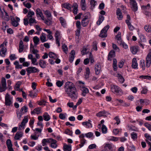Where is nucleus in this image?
<instances>
[{"instance_id":"obj_1","label":"nucleus","mask_w":151,"mask_h":151,"mask_svg":"<svg viewBox=\"0 0 151 151\" xmlns=\"http://www.w3.org/2000/svg\"><path fill=\"white\" fill-rule=\"evenodd\" d=\"M65 89L68 96L72 99L75 100L77 99L78 94L76 89L71 82L68 81L65 83Z\"/></svg>"},{"instance_id":"obj_2","label":"nucleus","mask_w":151,"mask_h":151,"mask_svg":"<svg viewBox=\"0 0 151 151\" xmlns=\"http://www.w3.org/2000/svg\"><path fill=\"white\" fill-rule=\"evenodd\" d=\"M110 88L112 92L116 93L117 96H121L123 94L122 90L118 86L114 85H110Z\"/></svg>"},{"instance_id":"obj_3","label":"nucleus","mask_w":151,"mask_h":151,"mask_svg":"<svg viewBox=\"0 0 151 151\" xmlns=\"http://www.w3.org/2000/svg\"><path fill=\"white\" fill-rule=\"evenodd\" d=\"M109 28V25H107L101 31L99 36L102 38L106 37L107 36V32Z\"/></svg>"},{"instance_id":"obj_4","label":"nucleus","mask_w":151,"mask_h":151,"mask_svg":"<svg viewBox=\"0 0 151 151\" xmlns=\"http://www.w3.org/2000/svg\"><path fill=\"white\" fill-rule=\"evenodd\" d=\"M30 53L35 55L36 58H40V55L38 53L39 52V51L34 48V46L32 43H31L30 44Z\"/></svg>"},{"instance_id":"obj_5","label":"nucleus","mask_w":151,"mask_h":151,"mask_svg":"<svg viewBox=\"0 0 151 151\" xmlns=\"http://www.w3.org/2000/svg\"><path fill=\"white\" fill-rule=\"evenodd\" d=\"M1 84H0V92L5 91L7 89L6 80L3 77L1 81Z\"/></svg>"},{"instance_id":"obj_6","label":"nucleus","mask_w":151,"mask_h":151,"mask_svg":"<svg viewBox=\"0 0 151 151\" xmlns=\"http://www.w3.org/2000/svg\"><path fill=\"white\" fill-rule=\"evenodd\" d=\"M55 39L56 44L58 47L60 46V41L61 38L60 32L58 30H56L55 34Z\"/></svg>"},{"instance_id":"obj_7","label":"nucleus","mask_w":151,"mask_h":151,"mask_svg":"<svg viewBox=\"0 0 151 151\" xmlns=\"http://www.w3.org/2000/svg\"><path fill=\"white\" fill-rule=\"evenodd\" d=\"M88 15L89 14H88L87 15H85L81 21V25L83 27H86L89 23V21L88 19Z\"/></svg>"},{"instance_id":"obj_8","label":"nucleus","mask_w":151,"mask_h":151,"mask_svg":"<svg viewBox=\"0 0 151 151\" xmlns=\"http://www.w3.org/2000/svg\"><path fill=\"white\" fill-rule=\"evenodd\" d=\"M11 20L12 22V24L14 27H17L19 25L18 22L20 20L19 18L17 17H16V19L13 17H11Z\"/></svg>"},{"instance_id":"obj_9","label":"nucleus","mask_w":151,"mask_h":151,"mask_svg":"<svg viewBox=\"0 0 151 151\" xmlns=\"http://www.w3.org/2000/svg\"><path fill=\"white\" fill-rule=\"evenodd\" d=\"M151 64V52H149L146 58V66L149 68Z\"/></svg>"},{"instance_id":"obj_10","label":"nucleus","mask_w":151,"mask_h":151,"mask_svg":"<svg viewBox=\"0 0 151 151\" xmlns=\"http://www.w3.org/2000/svg\"><path fill=\"white\" fill-rule=\"evenodd\" d=\"M130 4L132 6V9L134 12L137 10L138 7L135 0H130Z\"/></svg>"},{"instance_id":"obj_11","label":"nucleus","mask_w":151,"mask_h":151,"mask_svg":"<svg viewBox=\"0 0 151 151\" xmlns=\"http://www.w3.org/2000/svg\"><path fill=\"white\" fill-rule=\"evenodd\" d=\"M28 116H24V119L21 122V124L20 125L19 127L18 128L19 130H21V128H24L25 124L28 122Z\"/></svg>"},{"instance_id":"obj_12","label":"nucleus","mask_w":151,"mask_h":151,"mask_svg":"<svg viewBox=\"0 0 151 151\" xmlns=\"http://www.w3.org/2000/svg\"><path fill=\"white\" fill-rule=\"evenodd\" d=\"M36 14L37 17H40L42 20H44L45 17L43 13L39 8H37L36 10Z\"/></svg>"},{"instance_id":"obj_13","label":"nucleus","mask_w":151,"mask_h":151,"mask_svg":"<svg viewBox=\"0 0 151 151\" xmlns=\"http://www.w3.org/2000/svg\"><path fill=\"white\" fill-rule=\"evenodd\" d=\"M12 104V101L10 99V96L8 93L6 94L5 98V104L7 106H9Z\"/></svg>"},{"instance_id":"obj_14","label":"nucleus","mask_w":151,"mask_h":151,"mask_svg":"<svg viewBox=\"0 0 151 151\" xmlns=\"http://www.w3.org/2000/svg\"><path fill=\"white\" fill-rule=\"evenodd\" d=\"M39 64L40 67L42 68H45L47 65L45 61L42 59L40 60L39 61Z\"/></svg>"},{"instance_id":"obj_15","label":"nucleus","mask_w":151,"mask_h":151,"mask_svg":"<svg viewBox=\"0 0 151 151\" xmlns=\"http://www.w3.org/2000/svg\"><path fill=\"white\" fill-rule=\"evenodd\" d=\"M29 59L31 60L32 64L33 65H37L38 63L37 62V60L36 58H33V56L32 54L29 55Z\"/></svg>"},{"instance_id":"obj_16","label":"nucleus","mask_w":151,"mask_h":151,"mask_svg":"<svg viewBox=\"0 0 151 151\" xmlns=\"http://www.w3.org/2000/svg\"><path fill=\"white\" fill-rule=\"evenodd\" d=\"M39 71L40 70L39 69L34 67H29V74L32 73H38Z\"/></svg>"},{"instance_id":"obj_17","label":"nucleus","mask_w":151,"mask_h":151,"mask_svg":"<svg viewBox=\"0 0 151 151\" xmlns=\"http://www.w3.org/2000/svg\"><path fill=\"white\" fill-rule=\"evenodd\" d=\"M116 14L118 19L119 20H121L123 18V16L120 9H117L116 11Z\"/></svg>"},{"instance_id":"obj_18","label":"nucleus","mask_w":151,"mask_h":151,"mask_svg":"<svg viewBox=\"0 0 151 151\" xmlns=\"http://www.w3.org/2000/svg\"><path fill=\"white\" fill-rule=\"evenodd\" d=\"M41 108L37 107L34 109L33 111H32L31 112V113L32 114H38L41 113Z\"/></svg>"},{"instance_id":"obj_19","label":"nucleus","mask_w":151,"mask_h":151,"mask_svg":"<svg viewBox=\"0 0 151 151\" xmlns=\"http://www.w3.org/2000/svg\"><path fill=\"white\" fill-rule=\"evenodd\" d=\"M75 51L73 50H71L69 58V61L70 63H72L73 61L75 58Z\"/></svg>"},{"instance_id":"obj_20","label":"nucleus","mask_w":151,"mask_h":151,"mask_svg":"<svg viewBox=\"0 0 151 151\" xmlns=\"http://www.w3.org/2000/svg\"><path fill=\"white\" fill-rule=\"evenodd\" d=\"M53 139L51 138L48 139H44L42 141V144L43 146H45L47 144L46 143H51Z\"/></svg>"},{"instance_id":"obj_21","label":"nucleus","mask_w":151,"mask_h":151,"mask_svg":"<svg viewBox=\"0 0 151 151\" xmlns=\"http://www.w3.org/2000/svg\"><path fill=\"white\" fill-rule=\"evenodd\" d=\"M115 56V52L114 50H111L109 52L108 55V60H111L112 58Z\"/></svg>"},{"instance_id":"obj_22","label":"nucleus","mask_w":151,"mask_h":151,"mask_svg":"<svg viewBox=\"0 0 151 151\" xmlns=\"http://www.w3.org/2000/svg\"><path fill=\"white\" fill-rule=\"evenodd\" d=\"M101 69V66L99 64H97L95 65V70L96 75H98L100 73Z\"/></svg>"},{"instance_id":"obj_23","label":"nucleus","mask_w":151,"mask_h":151,"mask_svg":"<svg viewBox=\"0 0 151 151\" xmlns=\"http://www.w3.org/2000/svg\"><path fill=\"white\" fill-rule=\"evenodd\" d=\"M80 5L81 9L83 10H85L86 9V4L85 0H81Z\"/></svg>"},{"instance_id":"obj_24","label":"nucleus","mask_w":151,"mask_h":151,"mask_svg":"<svg viewBox=\"0 0 151 151\" xmlns=\"http://www.w3.org/2000/svg\"><path fill=\"white\" fill-rule=\"evenodd\" d=\"M132 67L133 68L136 69L137 68L138 64L136 59L134 58L132 59Z\"/></svg>"},{"instance_id":"obj_25","label":"nucleus","mask_w":151,"mask_h":151,"mask_svg":"<svg viewBox=\"0 0 151 151\" xmlns=\"http://www.w3.org/2000/svg\"><path fill=\"white\" fill-rule=\"evenodd\" d=\"M116 39L117 41V42L118 44L121 43V42L122 41V40L121 37V33L119 32L117 35L116 36Z\"/></svg>"},{"instance_id":"obj_26","label":"nucleus","mask_w":151,"mask_h":151,"mask_svg":"<svg viewBox=\"0 0 151 151\" xmlns=\"http://www.w3.org/2000/svg\"><path fill=\"white\" fill-rule=\"evenodd\" d=\"M107 112L105 111H101L97 113L96 114V116L100 117L102 116H106V115L107 114Z\"/></svg>"},{"instance_id":"obj_27","label":"nucleus","mask_w":151,"mask_h":151,"mask_svg":"<svg viewBox=\"0 0 151 151\" xmlns=\"http://www.w3.org/2000/svg\"><path fill=\"white\" fill-rule=\"evenodd\" d=\"M22 133L21 132H18L15 135L14 139L16 140H18L22 137Z\"/></svg>"},{"instance_id":"obj_28","label":"nucleus","mask_w":151,"mask_h":151,"mask_svg":"<svg viewBox=\"0 0 151 151\" xmlns=\"http://www.w3.org/2000/svg\"><path fill=\"white\" fill-rule=\"evenodd\" d=\"M48 55L50 58H53L55 59L56 58H58V55L51 52H50L49 53Z\"/></svg>"},{"instance_id":"obj_29","label":"nucleus","mask_w":151,"mask_h":151,"mask_svg":"<svg viewBox=\"0 0 151 151\" xmlns=\"http://www.w3.org/2000/svg\"><path fill=\"white\" fill-rule=\"evenodd\" d=\"M37 95V93L34 91H31L29 92V96L32 99L36 97Z\"/></svg>"},{"instance_id":"obj_30","label":"nucleus","mask_w":151,"mask_h":151,"mask_svg":"<svg viewBox=\"0 0 151 151\" xmlns=\"http://www.w3.org/2000/svg\"><path fill=\"white\" fill-rule=\"evenodd\" d=\"M81 89L83 92L82 95L83 96H86V94L88 93L89 92L88 89L85 87H81Z\"/></svg>"},{"instance_id":"obj_31","label":"nucleus","mask_w":151,"mask_h":151,"mask_svg":"<svg viewBox=\"0 0 151 151\" xmlns=\"http://www.w3.org/2000/svg\"><path fill=\"white\" fill-rule=\"evenodd\" d=\"M138 47L137 46H133L130 48L131 51L133 54H135L138 50Z\"/></svg>"},{"instance_id":"obj_32","label":"nucleus","mask_w":151,"mask_h":151,"mask_svg":"<svg viewBox=\"0 0 151 151\" xmlns=\"http://www.w3.org/2000/svg\"><path fill=\"white\" fill-rule=\"evenodd\" d=\"M57 141L56 140L53 139L50 145V146L52 148H55L58 146L57 144Z\"/></svg>"},{"instance_id":"obj_33","label":"nucleus","mask_w":151,"mask_h":151,"mask_svg":"<svg viewBox=\"0 0 151 151\" xmlns=\"http://www.w3.org/2000/svg\"><path fill=\"white\" fill-rule=\"evenodd\" d=\"M63 150L64 151H71V145H64Z\"/></svg>"},{"instance_id":"obj_34","label":"nucleus","mask_w":151,"mask_h":151,"mask_svg":"<svg viewBox=\"0 0 151 151\" xmlns=\"http://www.w3.org/2000/svg\"><path fill=\"white\" fill-rule=\"evenodd\" d=\"M97 2L94 0H91L90 1V4L91 5V9H93L97 4Z\"/></svg>"},{"instance_id":"obj_35","label":"nucleus","mask_w":151,"mask_h":151,"mask_svg":"<svg viewBox=\"0 0 151 151\" xmlns=\"http://www.w3.org/2000/svg\"><path fill=\"white\" fill-rule=\"evenodd\" d=\"M6 51V48L5 47H3L0 50V55L2 57H4L5 55Z\"/></svg>"},{"instance_id":"obj_36","label":"nucleus","mask_w":151,"mask_h":151,"mask_svg":"<svg viewBox=\"0 0 151 151\" xmlns=\"http://www.w3.org/2000/svg\"><path fill=\"white\" fill-rule=\"evenodd\" d=\"M117 77L118 78V81L120 83H122L124 82L125 80L121 74L118 73Z\"/></svg>"},{"instance_id":"obj_37","label":"nucleus","mask_w":151,"mask_h":151,"mask_svg":"<svg viewBox=\"0 0 151 151\" xmlns=\"http://www.w3.org/2000/svg\"><path fill=\"white\" fill-rule=\"evenodd\" d=\"M98 43L96 41H94L93 42L92 47V48L91 50V51L97 50V45Z\"/></svg>"},{"instance_id":"obj_38","label":"nucleus","mask_w":151,"mask_h":151,"mask_svg":"<svg viewBox=\"0 0 151 151\" xmlns=\"http://www.w3.org/2000/svg\"><path fill=\"white\" fill-rule=\"evenodd\" d=\"M59 21L61 23V25L65 27L66 25V21L65 19L62 17H60L59 18Z\"/></svg>"},{"instance_id":"obj_39","label":"nucleus","mask_w":151,"mask_h":151,"mask_svg":"<svg viewBox=\"0 0 151 151\" xmlns=\"http://www.w3.org/2000/svg\"><path fill=\"white\" fill-rule=\"evenodd\" d=\"M73 12L74 14H76L78 13V5L76 4H73Z\"/></svg>"},{"instance_id":"obj_40","label":"nucleus","mask_w":151,"mask_h":151,"mask_svg":"<svg viewBox=\"0 0 151 151\" xmlns=\"http://www.w3.org/2000/svg\"><path fill=\"white\" fill-rule=\"evenodd\" d=\"M104 19V17L100 15L99 16V18L98 21L97 22L96 24L99 25L101 24L102 22Z\"/></svg>"},{"instance_id":"obj_41","label":"nucleus","mask_w":151,"mask_h":151,"mask_svg":"<svg viewBox=\"0 0 151 151\" xmlns=\"http://www.w3.org/2000/svg\"><path fill=\"white\" fill-rule=\"evenodd\" d=\"M19 47V52L20 53L22 52L23 51V50L24 45L23 42L22 40H21L20 42Z\"/></svg>"},{"instance_id":"obj_42","label":"nucleus","mask_w":151,"mask_h":151,"mask_svg":"<svg viewBox=\"0 0 151 151\" xmlns=\"http://www.w3.org/2000/svg\"><path fill=\"white\" fill-rule=\"evenodd\" d=\"M40 39L42 42H44L47 41L45 34L44 33H42L40 37Z\"/></svg>"},{"instance_id":"obj_43","label":"nucleus","mask_w":151,"mask_h":151,"mask_svg":"<svg viewBox=\"0 0 151 151\" xmlns=\"http://www.w3.org/2000/svg\"><path fill=\"white\" fill-rule=\"evenodd\" d=\"M43 117L44 119L46 121H48L50 119V116L47 112L43 114Z\"/></svg>"},{"instance_id":"obj_44","label":"nucleus","mask_w":151,"mask_h":151,"mask_svg":"<svg viewBox=\"0 0 151 151\" xmlns=\"http://www.w3.org/2000/svg\"><path fill=\"white\" fill-rule=\"evenodd\" d=\"M44 13L47 18H52V15L50 12L48 10L43 11Z\"/></svg>"},{"instance_id":"obj_45","label":"nucleus","mask_w":151,"mask_h":151,"mask_svg":"<svg viewBox=\"0 0 151 151\" xmlns=\"http://www.w3.org/2000/svg\"><path fill=\"white\" fill-rule=\"evenodd\" d=\"M139 66L143 70L145 69V60H140Z\"/></svg>"},{"instance_id":"obj_46","label":"nucleus","mask_w":151,"mask_h":151,"mask_svg":"<svg viewBox=\"0 0 151 151\" xmlns=\"http://www.w3.org/2000/svg\"><path fill=\"white\" fill-rule=\"evenodd\" d=\"M27 111L28 108L27 107L25 106H24L21 108L19 111L21 112L22 113L24 114L27 112Z\"/></svg>"},{"instance_id":"obj_47","label":"nucleus","mask_w":151,"mask_h":151,"mask_svg":"<svg viewBox=\"0 0 151 151\" xmlns=\"http://www.w3.org/2000/svg\"><path fill=\"white\" fill-rule=\"evenodd\" d=\"M14 64L15 65V68L17 69H22V65H19L18 61H15L14 63Z\"/></svg>"},{"instance_id":"obj_48","label":"nucleus","mask_w":151,"mask_h":151,"mask_svg":"<svg viewBox=\"0 0 151 151\" xmlns=\"http://www.w3.org/2000/svg\"><path fill=\"white\" fill-rule=\"evenodd\" d=\"M131 138L134 140L137 139V134L135 132H133L131 134Z\"/></svg>"},{"instance_id":"obj_49","label":"nucleus","mask_w":151,"mask_h":151,"mask_svg":"<svg viewBox=\"0 0 151 151\" xmlns=\"http://www.w3.org/2000/svg\"><path fill=\"white\" fill-rule=\"evenodd\" d=\"M52 18H50L49 19H44V22L48 26H49L52 24Z\"/></svg>"},{"instance_id":"obj_50","label":"nucleus","mask_w":151,"mask_h":151,"mask_svg":"<svg viewBox=\"0 0 151 151\" xmlns=\"http://www.w3.org/2000/svg\"><path fill=\"white\" fill-rule=\"evenodd\" d=\"M64 8L67 9L68 10H70L71 11V5L69 3H65L63 4Z\"/></svg>"},{"instance_id":"obj_51","label":"nucleus","mask_w":151,"mask_h":151,"mask_svg":"<svg viewBox=\"0 0 151 151\" xmlns=\"http://www.w3.org/2000/svg\"><path fill=\"white\" fill-rule=\"evenodd\" d=\"M6 144L8 148L12 147V143L10 139H7L6 142Z\"/></svg>"},{"instance_id":"obj_52","label":"nucleus","mask_w":151,"mask_h":151,"mask_svg":"<svg viewBox=\"0 0 151 151\" xmlns=\"http://www.w3.org/2000/svg\"><path fill=\"white\" fill-rule=\"evenodd\" d=\"M82 124L83 125H86L88 127H92V124L89 122H82Z\"/></svg>"},{"instance_id":"obj_53","label":"nucleus","mask_w":151,"mask_h":151,"mask_svg":"<svg viewBox=\"0 0 151 151\" xmlns=\"http://www.w3.org/2000/svg\"><path fill=\"white\" fill-rule=\"evenodd\" d=\"M150 7V5L148 4L147 6H141L142 9L144 11H145L147 9H149Z\"/></svg>"},{"instance_id":"obj_54","label":"nucleus","mask_w":151,"mask_h":151,"mask_svg":"<svg viewBox=\"0 0 151 151\" xmlns=\"http://www.w3.org/2000/svg\"><path fill=\"white\" fill-rule=\"evenodd\" d=\"M33 40L34 43L36 45H37L38 44L39 42L40 41L39 38L37 36H35L33 38Z\"/></svg>"},{"instance_id":"obj_55","label":"nucleus","mask_w":151,"mask_h":151,"mask_svg":"<svg viewBox=\"0 0 151 151\" xmlns=\"http://www.w3.org/2000/svg\"><path fill=\"white\" fill-rule=\"evenodd\" d=\"M112 145L111 144L109 143L106 144L104 146V148L105 149H106L107 148H108L110 150L112 149Z\"/></svg>"},{"instance_id":"obj_56","label":"nucleus","mask_w":151,"mask_h":151,"mask_svg":"<svg viewBox=\"0 0 151 151\" xmlns=\"http://www.w3.org/2000/svg\"><path fill=\"white\" fill-rule=\"evenodd\" d=\"M139 78L143 79H147L148 80H151V76L148 75L141 76H139Z\"/></svg>"},{"instance_id":"obj_57","label":"nucleus","mask_w":151,"mask_h":151,"mask_svg":"<svg viewBox=\"0 0 151 151\" xmlns=\"http://www.w3.org/2000/svg\"><path fill=\"white\" fill-rule=\"evenodd\" d=\"M107 130L106 127L103 124L101 127V130L102 133L104 134L106 133L107 132Z\"/></svg>"},{"instance_id":"obj_58","label":"nucleus","mask_w":151,"mask_h":151,"mask_svg":"<svg viewBox=\"0 0 151 151\" xmlns=\"http://www.w3.org/2000/svg\"><path fill=\"white\" fill-rule=\"evenodd\" d=\"M64 83L63 81H58L56 82V85L57 86L59 87H60L63 86Z\"/></svg>"},{"instance_id":"obj_59","label":"nucleus","mask_w":151,"mask_h":151,"mask_svg":"<svg viewBox=\"0 0 151 151\" xmlns=\"http://www.w3.org/2000/svg\"><path fill=\"white\" fill-rule=\"evenodd\" d=\"M65 133L66 134L70 135L72 136L73 132L72 131H70L69 129H66L65 131Z\"/></svg>"},{"instance_id":"obj_60","label":"nucleus","mask_w":151,"mask_h":151,"mask_svg":"<svg viewBox=\"0 0 151 151\" xmlns=\"http://www.w3.org/2000/svg\"><path fill=\"white\" fill-rule=\"evenodd\" d=\"M86 140L84 138H82L81 140V143L79 144V146L80 147H83L86 142Z\"/></svg>"},{"instance_id":"obj_61","label":"nucleus","mask_w":151,"mask_h":151,"mask_svg":"<svg viewBox=\"0 0 151 151\" xmlns=\"http://www.w3.org/2000/svg\"><path fill=\"white\" fill-rule=\"evenodd\" d=\"M29 23L30 24V25H32V24L33 23H36V22L35 20L32 18H30L29 19Z\"/></svg>"},{"instance_id":"obj_62","label":"nucleus","mask_w":151,"mask_h":151,"mask_svg":"<svg viewBox=\"0 0 151 151\" xmlns=\"http://www.w3.org/2000/svg\"><path fill=\"white\" fill-rule=\"evenodd\" d=\"M62 48L64 52L67 53V52L68 51V48L66 45L65 44L63 45L62 46Z\"/></svg>"},{"instance_id":"obj_63","label":"nucleus","mask_w":151,"mask_h":151,"mask_svg":"<svg viewBox=\"0 0 151 151\" xmlns=\"http://www.w3.org/2000/svg\"><path fill=\"white\" fill-rule=\"evenodd\" d=\"M76 26L77 29H81V26L80 22L79 21H77L76 23Z\"/></svg>"},{"instance_id":"obj_64","label":"nucleus","mask_w":151,"mask_h":151,"mask_svg":"<svg viewBox=\"0 0 151 151\" xmlns=\"http://www.w3.org/2000/svg\"><path fill=\"white\" fill-rule=\"evenodd\" d=\"M144 29L147 32H150L151 31V29L149 27L148 25H146L144 27Z\"/></svg>"}]
</instances>
